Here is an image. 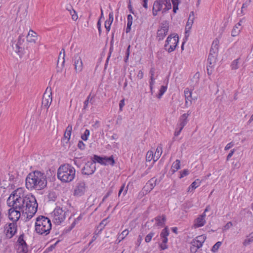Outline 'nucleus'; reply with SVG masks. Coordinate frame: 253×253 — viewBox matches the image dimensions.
Listing matches in <instances>:
<instances>
[{
  "instance_id": "obj_39",
  "label": "nucleus",
  "mask_w": 253,
  "mask_h": 253,
  "mask_svg": "<svg viewBox=\"0 0 253 253\" xmlns=\"http://www.w3.org/2000/svg\"><path fill=\"white\" fill-rule=\"evenodd\" d=\"M90 134V131L88 129H86L84 131V133L81 135V138L84 140L86 141L88 139V137Z\"/></svg>"
},
{
  "instance_id": "obj_38",
  "label": "nucleus",
  "mask_w": 253,
  "mask_h": 253,
  "mask_svg": "<svg viewBox=\"0 0 253 253\" xmlns=\"http://www.w3.org/2000/svg\"><path fill=\"white\" fill-rule=\"evenodd\" d=\"M167 89V87L164 85H162L161 87V88L159 90V93L158 95V98H161V97L163 96V95L164 94V93L166 91Z\"/></svg>"
},
{
  "instance_id": "obj_24",
  "label": "nucleus",
  "mask_w": 253,
  "mask_h": 253,
  "mask_svg": "<svg viewBox=\"0 0 253 253\" xmlns=\"http://www.w3.org/2000/svg\"><path fill=\"white\" fill-rule=\"evenodd\" d=\"M206 219L200 215L194 220V226L196 228L203 226L206 223Z\"/></svg>"
},
{
  "instance_id": "obj_9",
  "label": "nucleus",
  "mask_w": 253,
  "mask_h": 253,
  "mask_svg": "<svg viewBox=\"0 0 253 253\" xmlns=\"http://www.w3.org/2000/svg\"><path fill=\"white\" fill-rule=\"evenodd\" d=\"M87 189V186L84 181L81 180L78 182L74 190V195L80 197L84 195Z\"/></svg>"
},
{
  "instance_id": "obj_11",
  "label": "nucleus",
  "mask_w": 253,
  "mask_h": 253,
  "mask_svg": "<svg viewBox=\"0 0 253 253\" xmlns=\"http://www.w3.org/2000/svg\"><path fill=\"white\" fill-rule=\"evenodd\" d=\"M73 62L74 69L76 73L81 72L83 70V63L81 57L79 54L77 53L75 55L73 58Z\"/></svg>"
},
{
  "instance_id": "obj_30",
  "label": "nucleus",
  "mask_w": 253,
  "mask_h": 253,
  "mask_svg": "<svg viewBox=\"0 0 253 253\" xmlns=\"http://www.w3.org/2000/svg\"><path fill=\"white\" fill-rule=\"evenodd\" d=\"M72 130V126L71 125H69L66 129V131L64 133V137L65 139H67V142L69 141V140L70 139L71 132Z\"/></svg>"
},
{
  "instance_id": "obj_40",
  "label": "nucleus",
  "mask_w": 253,
  "mask_h": 253,
  "mask_svg": "<svg viewBox=\"0 0 253 253\" xmlns=\"http://www.w3.org/2000/svg\"><path fill=\"white\" fill-rule=\"evenodd\" d=\"M155 233L151 232L145 237V241L146 243H149L151 241L152 238L154 236Z\"/></svg>"
},
{
  "instance_id": "obj_41",
  "label": "nucleus",
  "mask_w": 253,
  "mask_h": 253,
  "mask_svg": "<svg viewBox=\"0 0 253 253\" xmlns=\"http://www.w3.org/2000/svg\"><path fill=\"white\" fill-rule=\"evenodd\" d=\"M221 244L222 243L221 242H217V243H216L212 247L211 251L213 252H216L221 245Z\"/></svg>"
},
{
  "instance_id": "obj_17",
  "label": "nucleus",
  "mask_w": 253,
  "mask_h": 253,
  "mask_svg": "<svg viewBox=\"0 0 253 253\" xmlns=\"http://www.w3.org/2000/svg\"><path fill=\"white\" fill-rule=\"evenodd\" d=\"M206 239V236L205 235H202L197 236L195 239L193 240L191 244L193 246L199 249L202 247L203 243Z\"/></svg>"
},
{
  "instance_id": "obj_28",
  "label": "nucleus",
  "mask_w": 253,
  "mask_h": 253,
  "mask_svg": "<svg viewBox=\"0 0 253 253\" xmlns=\"http://www.w3.org/2000/svg\"><path fill=\"white\" fill-rule=\"evenodd\" d=\"M253 242V232L251 233L248 236H246V238L245 239L243 243L244 246H248Z\"/></svg>"
},
{
  "instance_id": "obj_25",
  "label": "nucleus",
  "mask_w": 253,
  "mask_h": 253,
  "mask_svg": "<svg viewBox=\"0 0 253 253\" xmlns=\"http://www.w3.org/2000/svg\"><path fill=\"white\" fill-rule=\"evenodd\" d=\"M169 235V231L168 227H166L162 231L160 234L161 238L162 240L163 243H167L168 239V236Z\"/></svg>"
},
{
  "instance_id": "obj_64",
  "label": "nucleus",
  "mask_w": 253,
  "mask_h": 253,
  "mask_svg": "<svg viewBox=\"0 0 253 253\" xmlns=\"http://www.w3.org/2000/svg\"><path fill=\"white\" fill-rule=\"evenodd\" d=\"M112 193V191L111 190H110L109 191L107 194H106V195L103 197V200L102 201H104L110 195V194Z\"/></svg>"
},
{
  "instance_id": "obj_55",
  "label": "nucleus",
  "mask_w": 253,
  "mask_h": 253,
  "mask_svg": "<svg viewBox=\"0 0 253 253\" xmlns=\"http://www.w3.org/2000/svg\"><path fill=\"white\" fill-rule=\"evenodd\" d=\"M113 13L112 12H110L109 14V19L108 20H107V21H109V22H111L112 23L113 21Z\"/></svg>"
},
{
  "instance_id": "obj_14",
  "label": "nucleus",
  "mask_w": 253,
  "mask_h": 253,
  "mask_svg": "<svg viewBox=\"0 0 253 253\" xmlns=\"http://www.w3.org/2000/svg\"><path fill=\"white\" fill-rule=\"evenodd\" d=\"M21 212L22 211L19 210L18 209H15L13 207H11L8 211V216L9 219L13 221V222H16L21 216Z\"/></svg>"
},
{
  "instance_id": "obj_12",
  "label": "nucleus",
  "mask_w": 253,
  "mask_h": 253,
  "mask_svg": "<svg viewBox=\"0 0 253 253\" xmlns=\"http://www.w3.org/2000/svg\"><path fill=\"white\" fill-rule=\"evenodd\" d=\"M52 100L51 89L50 88L48 90V88H47L42 97V107L46 108L47 109L50 106Z\"/></svg>"
},
{
  "instance_id": "obj_44",
  "label": "nucleus",
  "mask_w": 253,
  "mask_h": 253,
  "mask_svg": "<svg viewBox=\"0 0 253 253\" xmlns=\"http://www.w3.org/2000/svg\"><path fill=\"white\" fill-rule=\"evenodd\" d=\"M56 196L54 192H50L48 194V199L50 201H54L56 199Z\"/></svg>"
},
{
  "instance_id": "obj_26",
  "label": "nucleus",
  "mask_w": 253,
  "mask_h": 253,
  "mask_svg": "<svg viewBox=\"0 0 253 253\" xmlns=\"http://www.w3.org/2000/svg\"><path fill=\"white\" fill-rule=\"evenodd\" d=\"M243 63V61L240 58H238L233 60L231 64V68L232 70L238 69L241 64Z\"/></svg>"
},
{
  "instance_id": "obj_37",
  "label": "nucleus",
  "mask_w": 253,
  "mask_h": 253,
  "mask_svg": "<svg viewBox=\"0 0 253 253\" xmlns=\"http://www.w3.org/2000/svg\"><path fill=\"white\" fill-rule=\"evenodd\" d=\"M241 30V27H237L236 25L233 27V29L232 30L231 32V35L233 37H235L237 36L239 33L240 32V31Z\"/></svg>"
},
{
  "instance_id": "obj_34",
  "label": "nucleus",
  "mask_w": 253,
  "mask_h": 253,
  "mask_svg": "<svg viewBox=\"0 0 253 253\" xmlns=\"http://www.w3.org/2000/svg\"><path fill=\"white\" fill-rule=\"evenodd\" d=\"M108 224L107 218L104 219L97 227V230H99V232H102L105 226Z\"/></svg>"
},
{
  "instance_id": "obj_32",
  "label": "nucleus",
  "mask_w": 253,
  "mask_h": 253,
  "mask_svg": "<svg viewBox=\"0 0 253 253\" xmlns=\"http://www.w3.org/2000/svg\"><path fill=\"white\" fill-rule=\"evenodd\" d=\"M162 153V148L161 146L158 147L156 150L155 153L154 154V162H156L159 159Z\"/></svg>"
},
{
  "instance_id": "obj_8",
  "label": "nucleus",
  "mask_w": 253,
  "mask_h": 253,
  "mask_svg": "<svg viewBox=\"0 0 253 253\" xmlns=\"http://www.w3.org/2000/svg\"><path fill=\"white\" fill-rule=\"evenodd\" d=\"M178 42V37L177 35H169L167 39L165 44V48L169 53L174 51Z\"/></svg>"
},
{
  "instance_id": "obj_60",
  "label": "nucleus",
  "mask_w": 253,
  "mask_h": 253,
  "mask_svg": "<svg viewBox=\"0 0 253 253\" xmlns=\"http://www.w3.org/2000/svg\"><path fill=\"white\" fill-rule=\"evenodd\" d=\"M235 152V149H233L231 150L230 152L228 154L227 157V161H228L229 159L233 156L234 153Z\"/></svg>"
},
{
  "instance_id": "obj_53",
  "label": "nucleus",
  "mask_w": 253,
  "mask_h": 253,
  "mask_svg": "<svg viewBox=\"0 0 253 253\" xmlns=\"http://www.w3.org/2000/svg\"><path fill=\"white\" fill-rule=\"evenodd\" d=\"M160 247L162 250H165L168 248L167 243H163L162 241V243L160 244Z\"/></svg>"
},
{
  "instance_id": "obj_22",
  "label": "nucleus",
  "mask_w": 253,
  "mask_h": 253,
  "mask_svg": "<svg viewBox=\"0 0 253 253\" xmlns=\"http://www.w3.org/2000/svg\"><path fill=\"white\" fill-rule=\"evenodd\" d=\"M37 40V34L34 31L30 30L27 36V41L30 42H35Z\"/></svg>"
},
{
  "instance_id": "obj_52",
  "label": "nucleus",
  "mask_w": 253,
  "mask_h": 253,
  "mask_svg": "<svg viewBox=\"0 0 253 253\" xmlns=\"http://www.w3.org/2000/svg\"><path fill=\"white\" fill-rule=\"evenodd\" d=\"M24 41V39L23 38V36L22 35H20L18 37V41H17V43L20 45H21L23 43Z\"/></svg>"
},
{
  "instance_id": "obj_56",
  "label": "nucleus",
  "mask_w": 253,
  "mask_h": 253,
  "mask_svg": "<svg viewBox=\"0 0 253 253\" xmlns=\"http://www.w3.org/2000/svg\"><path fill=\"white\" fill-rule=\"evenodd\" d=\"M128 8L130 11V13H131L132 14H133V15H134L135 16V13L132 9V5L131 4V2H130V1L129 0V4H128Z\"/></svg>"
},
{
  "instance_id": "obj_42",
  "label": "nucleus",
  "mask_w": 253,
  "mask_h": 253,
  "mask_svg": "<svg viewBox=\"0 0 253 253\" xmlns=\"http://www.w3.org/2000/svg\"><path fill=\"white\" fill-rule=\"evenodd\" d=\"M82 216L81 215L80 216H79L77 218H76L74 220V222L71 224L70 230L72 229V228H73L75 226V225L77 223H78L79 221L82 219Z\"/></svg>"
},
{
  "instance_id": "obj_2",
  "label": "nucleus",
  "mask_w": 253,
  "mask_h": 253,
  "mask_svg": "<svg viewBox=\"0 0 253 253\" xmlns=\"http://www.w3.org/2000/svg\"><path fill=\"white\" fill-rule=\"evenodd\" d=\"M46 185V176L43 172L40 171L30 173L26 178V186L29 190H40L44 189Z\"/></svg>"
},
{
  "instance_id": "obj_10",
  "label": "nucleus",
  "mask_w": 253,
  "mask_h": 253,
  "mask_svg": "<svg viewBox=\"0 0 253 253\" xmlns=\"http://www.w3.org/2000/svg\"><path fill=\"white\" fill-rule=\"evenodd\" d=\"M17 226L16 222L9 223L4 226L5 235L8 239L12 238L17 232Z\"/></svg>"
},
{
  "instance_id": "obj_18",
  "label": "nucleus",
  "mask_w": 253,
  "mask_h": 253,
  "mask_svg": "<svg viewBox=\"0 0 253 253\" xmlns=\"http://www.w3.org/2000/svg\"><path fill=\"white\" fill-rule=\"evenodd\" d=\"M160 182V180H158L155 178V177H153L147 182L144 186V188L146 191L150 192L156 185L159 183Z\"/></svg>"
},
{
  "instance_id": "obj_20",
  "label": "nucleus",
  "mask_w": 253,
  "mask_h": 253,
  "mask_svg": "<svg viewBox=\"0 0 253 253\" xmlns=\"http://www.w3.org/2000/svg\"><path fill=\"white\" fill-rule=\"evenodd\" d=\"M184 92L185 98V106L188 107L192 103V91L189 88H186Z\"/></svg>"
},
{
  "instance_id": "obj_15",
  "label": "nucleus",
  "mask_w": 253,
  "mask_h": 253,
  "mask_svg": "<svg viewBox=\"0 0 253 253\" xmlns=\"http://www.w3.org/2000/svg\"><path fill=\"white\" fill-rule=\"evenodd\" d=\"M18 248L17 253H27L28 252V246L23 239V235H20L18 239Z\"/></svg>"
},
{
  "instance_id": "obj_33",
  "label": "nucleus",
  "mask_w": 253,
  "mask_h": 253,
  "mask_svg": "<svg viewBox=\"0 0 253 253\" xmlns=\"http://www.w3.org/2000/svg\"><path fill=\"white\" fill-rule=\"evenodd\" d=\"M180 161L179 160H176L175 162H174L171 166V170L173 173L175 172L178 169H179L180 168Z\"/></svg>"
},
{
  "instance_id": "obj_5",
  "label": "nucleus",
  "mask_w": 253,
  "mask_h": 253,
  "mask_svg": "<svg viewBox=\"0 0 253 253\" xmlns=\"http://www.w3.org/2000/svg\"><path fill=\"white\" fill-rule=\"evenodd\" d=\"M51 229L50 220L44 216H39L36 218L35 231L40 235H47Z\"/></svg>"
},
{
  "instance_id": "obj_6",
  "label": "nucleus",
  "mask_w": 253,
  "mask_h": 253,
  "mask_svg": "<svg viewBox=\"0 0 253 253\" xmlns=\"http://www.w3.org/2000/svg\"><path fill=\"white\" fill-rule=\"evenodd\" d=\"M171 8L170 0H156L154 2L153 6V15L156 16L158 12L160 11H162V13H165Z\"/></svg>"
},
{
  "instance_id": "obj_58",
  "label": "nucleus",
  "mask_w": 253,
  "mask_h": 253,
  "mask_svg": "<svg viewBox=\"0 0 253 253\" xmlns=\"http://www.w3.org/2000/svg\"><path fill=\"white\" fill-rule=\"evenodd\" d=\"M155 70L154 68L152 67L151 68L150 71V78H154V76L155 74Z\"/></svg>"
},
{
  "instance_id": "obj_54",
  "label": "nucleus",
  "mask_w": 253,
  "mask_h": 253,
  "mask_svg": "<svg viewBox=\"0 0 253 253\" xmlns=\"http://www.w3.org/2000/svg\"><path fill=\"white\" fill-rule=\"evenodd\" d=\"M8 180L10 182H14L15 181V177L11 173H8Z\"/></svg>"
},
{
  "instance_id": "obj_57",
  "label": "nucleus",
  "mask_w": 253,
  "mask_h": 253,
  "mask_svg": "<svg viewBox=\"0 0 253 253\" xmlns=\"http://www.w3.org/2000/svg\"><path fill=\"white\" fill-rule=\"evenodd\" d=\"M233 146H234V143L232 142L228 143L225 147V150H229L230 148L232 147Z\"/></svg>"
},
{
  "instance_id": "obj_1",
  "label": "nucleus",
  "mask_w": 253,
  "mask_h": 253,
  "mask_svg": "<svg viewBox=\"0 0 253 253\" xmlns=\"http://www.w3.org/2000/svg\"><path fill=\"white\" fill-rule=\"evenodd\" d=\"M10 207L18 209L27 215L26 218L30 219L37 212L38 203L35 196L27 194L24 188H18L13 191L7 200Z\"/></svg>"
},
{
  "instance_id": "obj_46",
  "label": "nucleus",
  "mask_w": 253,
  "mask_h": 253,
  "mask_svg": "<svg viewBox=\"0 0 253 253\" xmlns=\"http://www.w3.org/2000/svg\"><path fill=\"white\" fill-rule=\"evenodd\" d=\"M70 14L72 15V18L73 20L76 21L78 19V15L76 11L74 10L70 11Z\"/></svg>"
},
{
  "instance_id": "obj_47",
  "label": "nucleus",
  "mask_w": 253,
  "mask_h": 253,
  "mask_svg": "<svg viewBox=\"0 0 253 253\" xmlns=\"http://www.w3.org/2000/svg\"><path fill=\"white\" fill-rule=\"evenodd\" d=\"M233 224L231 221L227 222L223 228V231H226L229 229L231 226H232Z\"/></svg>"
},
{
  "instance_id": "obj_50",
  "label": "nucleus",
  "mask_w": 253,
  "mask_h": 253,
  "mask_svg": "<svg viewBox=\"0 0 253 253\" xmlns=\"http://www.w3.org/2000/svg\"><path fill=\"white\" fill-rule=\"evenodd\" d=\"M112 23L109 22V21H106L105 22V27L107 32H109L110 30V26Z\"/></svg>"
},
{
  "instance_id": "obj_4",
  "label": "nucleus",
  "mask_w": 253,
  "mask_h": 253,
  "mask_svg": "<svg viewBox=\"0 0 253 253\" xmlns=\"http://www.w3.org/2000/svg\"><path fill=\"white\" fill-rule=\"evenodd\" d=\"M219 41L217 39L214 40L212 43L210 54L208 58V65L207 66L208 75H211L213 71L218 52Z\"/></svg>"
},
{
  "instance_id": "obj_16",
  "label": "nucleus",
  "mask_w": 253,
  "mask_h": 253,
  "mask_svg": "<svg viewBox=\"0 0 253 253\" xmlns=\"http://www.w3.org/2000/svg\"><path fill=\"white\" fill-rule=\"evenodd\" d=\"M95 169L96 168L94 165V163L87 162L82 169V172L83 174L90 175L93 174L94 172Z\"/></svg>"
},
{
  "instance_id": "obj_62",
  "label": "nucleus",
  "mask_w": 253,
  "mask_h": 253,
  "mask_svg": "<svg viewBox=\"0 0 253 253\" xmlns=\"http://www.w3.org/2000/svg\"><path fill=\"white\" fill-rule=\"evenodd\" d=\"M124 105H125V101H124V100L123 99L120 101V103H119V107H120V110L121 111L122 110V108L124 106Z\"/></svg>"
},
{
  "instance_id": "obj_31",
  "label": "nucleus",
  "mask_w": 253,
  "mask_h": 253,
  "mask_svg": "<svg viewBox=\"0 0 253 253\" xmlns=\"http://www.w3.org/2000/svg\"><path fill=\"white\" fill-rule=\"evenodd\" d=\"M103 158H104V157H102L99 156L98 155H94L92 158V162H91V163H94V165L96 162L98 163L101 165H103V164H104L103 162V161H104Z\"/></svg>"
},
{
  "instance_id": "obj_27",
  "label": "nucleus",
  "mask_w": 253,
  "mask_h": 253,
  "mask_svg": "<svg viewBox=\"0 0 253 253\" xmlns=\"http://www.w3.org/2000/svg\"><path fill=\"white\" fill-rule=\"evenodd\" d=\"M201 183V181L199 179H196L192 184L189 186L188 188V192H192L196 188L199 187Z\"/></svg>"
},
{
  "instance_id": "obj_59",
  "label": "nucleus",
  "mask_w": 253,
  "mask_h": 253,
  "mask_svg": "<svg viewBox=\"0 0 253 253\" xmlns=\"http://www.w3.org/2000/svg\"><path fill=\"white\" fill-rule=\"evenodd\" d=\"M232 166L234 168H239L240 164L238 161L233 162L232 163Z\"/></svg>"
},
{
  "instance_id": "obj_3",
  "label": "nucleus",
  "mask_w": 253,
  "mask_h": 253,
  "mask_svg": "<svg viewBox=\"0 0 253 253\" xmlns=\"http://www.w3.org/2000/svg\"><path fill=\"white\" fill-rule=\"evenodd\" d=\"M75 173L74 167L69 164H64L58 169L57 177L63 182H70L74 179Z\"/></svg>"
},
{
  "instance_id": "obj_63",
  "label": "nucleus",
  "mask_w": 253,
  "mask_h": 253,
  "mask_svg": "<svg viewBox=\"0 0 253 253\" xmlns=\"http://www.w3.org/2000/svg\"><path fill=\"white\" fill-rule=\"evenodd\" d=\"M251 2V0L247 1L245 3H243L242 6V9H244L248 7V6L250 4Z\"/></svg>"
},
{
  "instance_id": "obj_61",
  "label": "nucleus",
  "mask_w": 253,
  "mask_h": 253,
  "mask_svg": "<svg viewBox=\"0 0 253 253\" xmlns=\"http://www.w3.org/2000/svg\"><path fill=\"white\" fill-rule=\"evenodd\" d=\"M137 77L139 79H142L143 78V72L140 70L138 73Z\"/></svg>"
},
{
  "instance_id": "obj_21",
  "label": "nucleus",
  "mask_w": 253,
  "mask_h": 253,
  "mask_svg": "<svg viewBox=\"0 0 253 253\" xmlns=\"http://www.w3.org/2000/svg\"><path fill=\"white\" fill-rule=\"evenodd\" d=\"M156 221L155 225L159 227H163L166 221V216L164 214L158 216L154 218Z\"/></svg>"
},
{
  "instance_id": "obj_19",
  "label": "nucleus",
  "mask_w": 253,
  "mask_h": 253,
  "mask_svg": "<svg viewBox=\"0 0 253 253\" xmlns=\"http://www.w3.org/2000/svg\"><path fill=\"white\" fill-rule=\"evenodd\" d=\"M189 114L185 113L183 114L179 118L178 120V122L177 124V127H180V128H183L184 126L187 124L188 122L187 118Z\"/></svg>"
},
{
  "instance_id": "obj_13",
  "label": "nucleus",
  "mask_w": 253,
  "mask_h": 253,
  "mask_svg": "<svg viewBox=\"0 0 253 253\" xmlns=\"http://www.w3.org/2000/svg\"><path fill=\"white\" fill-rule=\"evenodd\" d=\"M169 30V25L166 22H163L161 24L160 29L158 30L157 31V38L159 41H161L164 39L167 35Z\"/></svg>"
},
{
  "instance_id": "obj_29",
  "label": "nucleus",
  "mask_w": 253,
  "mask_h": 253,
  "mask_svg": "<svg viewBox=\"0 0 253 253\" xmlns=\"http://www.w3.org/2000/svg\"><path fill=\"white\" fill-rule=\"evenodd\" d=\"M103 159V162L104 163L103 164V165H110L113 166L115 164V160L113 156L109 157H104Z\"/></svg>"
},
{
  "instance_id": "obj_43",
  "label": "nucleus",
  "mask_w": 253,
  "mask_h": 253,
  "mask_svg": "<svg viewBox=\"0 0 253 253\" xmlns=\"http://www.w3.org/2000/svg\"><path fill=\"white\" fill-rule=\"evenodd\" d=\"M124 188H125V184H123V185L121 186V188H120V190H119V193H118V196H119V197L121 196V194H122V193L123 192V195L124 196L125 195H126V193H127V189H125V190H124Z\"/></svg>"
},
{
  "instance_id": "obj_48",
  "label": "nucleus",
  "mask_w": 253,
  "mask_h": 253,
  "mask_svg": "<svg viewBox=\"0 0 253 253\" xmlns=\"http://www.w3.org/2000/svg\"><path fill=\"white\" fill-rule=\"evenodd\" d=\"M78 146L81 150H84L85 147L84 143L81 140L79 141Z\"/></svg>"
},
{
  "instance_id": "obj_45",
  "label": "nucleus",
  "mask_w": 253,
  "mask_h": 253,
  "mask_svg": "<svg viewBox=\"0 0 253 253\" xmlns=\"http://www.w3.org/2000/svg\"><path fill=\"white\" fill-rule=\"evenodd\" d=\"M21 45L16 43L15 45V46H13V49L16 52L18 53L20 52V49H22V47L20 46Z\"/></svg>"
},
{
  "instance_id": "obj_23",
  "label": "nucleus",
  "mask_w": 253,
  "mask_h": 253,
  "mask_svg": "<svg viewBox=\"0 0 253 253\" xmlns=\"http://www.w3.org/2000/svg\"><path fill=\"white\" fill-rule=\"evenodd\" d=\"M194 20V12H191L189 16V18L188 21L187 22L186 28H185V34H187L188 31L190 30L191 28V27L193 25V22Z\"/></svg>"
},
{
  "instance_id": "obj_36",
  "label": "nucleus",
  "mask_w": 253,
  "mask_h": 253,
  "mask_svg": "<svg viewBox=\"0 0 253 253\" xmlns=\"http://www.w3.org/2000/svg\"><path fill=\"white\" fill-rule=\"evenodd\" d=\"M152 160L154 161V152L152 151H148L146 153V160L150 162Z\"/></svg>"
},
{
  "instance_id": "obj_7",
  "label": "nucleus",
  "mask_w": 253,
  "mask_h": 253,
  "mask_svg": "<svg viewBox=\"0 0 253 253\" xmlns=\"http://www.w3.org/2000/svg\"><path fill=\"white\" fill-rule=\"evenodd\" d=\"M66 211L60 207H56L51 213L53 222L57 225L60 224L66 218Z\"/></svg>"
},
{
  "instance_id": "obj_49",
  "label": "nucleus",
  "mask_w": 253,
  "mask_h": 253,
  "mask_svg": "<svg viewBox=\"0 0 253 253\" xmlns=\"http://www.w3.org/2000/svg\"><path fill=\"white\" fill-rule=\"evenodd\" d=\"M189 173V171L188 169H184L183 171L181 172L180 176H179L180 178H182L183 177L187 175Z\"/></svg>"
},
{
  "instance_id": "obj_51",
  "label": "nucleus",
  "mask_w": 253,
  "mask_h": 253,
  "mask_svg": "<svg viewBox=\"0 0 253 253\" xmlns=\"http://www.w3.org/2000/svg\"><path fill=\"white\" fill-rule=\"evenodd\" d=\"M182 130V128H180V127H177V126H176V127L175 128V130L174 132V135L175 136L179 135Z\"/></svg>"
},
{
  "instance_id": "obj_35",
  "label": "nucleus",
  "mask_w": 253,
  "mask_h": 253,
  "mask_svg": "<svg viewBox=\"0 0 253 253\" xmlns=\"http://www.w3.org/2000/svg\"><path fill=\"white\" fill-rule=\"evenodd\" d=\"M128 230L126 229L124 230L119 236L118 238V243H119L121 241H122L128 234Z\"/></svg>"
}]
</instances>
